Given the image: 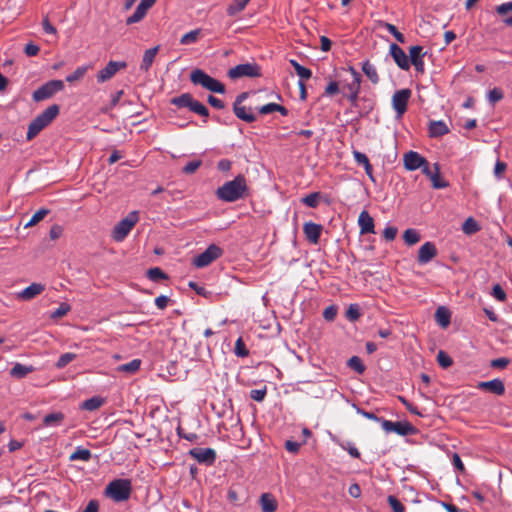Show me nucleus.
I'll return each instance as SVG.
<instances>
[{
  "label": "nucleus",
  "mask_w": 512,
  "mask_h": 512,
  "mask_svg": "<svg viewBox=\"0 0 512 512\" xmlns=\"http://www.w3.org/2000/svg\"><path fill=\"white\" fill-rule=\"evenodd\" d=\"M510 363V360L508 358H497V359H493L491 362H490V366L492 368H496V369H504L508 366V364Z\"/></svg>",
  "instance_id": "61"
},
{
  "label": "nucleus",
  "mask_w": 512,
  "mask_h": 512,
  "mask_svg": "<svg viewBox=\"0 0 512 512\" xmlns=\"http://www.w3.org/2000/svg\"><path fill=\"white\" fill-rule=\"evenodd\" d=\"M492 295L499 301L503 302L506 300V293L500 284H495L492 288Z\"/></svg>",
  "instance_id": "59"
},
{
  "label": "nucleus",
  "mask_w": 512,
  "mask_h": 512,
  "mask_svg": "<svg viewBox=\"0 0 512 512\" xmlns=\"http://www.w3.org/2000/svg\"><path fill=\"white\" fill-rule=\"evenodd\" d=\"M140 365H141V360L133 359L129 363L120 365L118 367V371L133 374L139 370Z\"/></svg>",
  "instance_id": "40"
},
{
  "label": "nucleus",
  "mask_w": 512,
  "mask_h": 512,
  "mask_svg": "<svg viewBox=\"0 0 512 512\" xmlns=\"http://www.w3.org/2000/svg\"><path fill=\"white\" fill-rule=\"evenodd\" d=\"M428 132L430 137H441L449 133V128L443 121H431L429 123Z\"/></svg>",
  "instance_id": "23"
},
{
  "label": "nucleus",
  "mask_w": 512,
  "mask_h": 512,
  "mask_svg": "<svg viewBox=\"0 0 512 512\" xmlns=\"http://www.w3.org/2000/svg\"><path fill=\"white\" fill-rule=\"evenodd\" d=\"M159 51V46H155L153 48H150L144 52L142 62L140 64V70L147 72L151 68L155 57Z\"/></svg>",
  "instance_id": "24"
},
{
  "label": "nucleus",
  "mask_w": 512,
  "mask_h": 512,
  "mask_svg": "<svg viewBox=\"0 0 512 512\" xmlns=\"http://www.w3.org/2000/svg\"><path fill=\"white\" fill-rule=\"evenodd\" d=\"M358 225L360 228V234H368L375 233V225L374 220L368 213V211L363 210L358 218Z\"/></svg>",
  "instance_id": "20"
},
{
  "label": "nucleus",
  "mask_w": 512,
  "mask_h": 512,
  "mask_svg": "<svg viewBox=\"0 0 512 512\" xmlns=\"http://www.w3.org/2000/svg\"><path fill=\"white\" fill-rule=\"evenodd\" d=\"M148 10L149 9L140 2L134 13L126 19V24L131 25L140 22L145 17Z\"/></svg>",
  "instance_id": "31"
},
{
  "label": "nucleus",
  "mask_w": 512,
  "mask_h": 512,
  "mask_svg": "<svg viewBox=\"0 0 512 512\" xmlns=\"http://www.w3.org/2000/svg\"><path fill=\"white\" fill-rule=\"evenodd\" d=\"M348 367L352 370L356 371L359 374H362L365 371V366L362 360L358 356H352L347 363Z\"/></svg>",
  "instance_id": "43"
},
{
  "label": "nucleus",
  "mask_w": 512,
  "mask_h": 512,
  "mask_svg": "<svg viewBox=\"0 0 512 512\" xmlns=\"http://www.w3.org/2000/svg\"><path fill=\"white\" fill-rule=\"evenodd\" d=\"M383 27H385V29L391 33L395 39L400 42V43H405L406 39H405V36L404 34H402L401 32L398 31V29L396 28L395 25L391 24V23H387V22H384L383 24Z\"/></svg>",
  "instance_id": "46"
},
{
  "label": "nucleus",
  "mask_w": 512,
  "mask_h": 512,
  "mask_svg": "<svg viewBox=\"0 0 512 512\" xmlns=\"http://www.w3.org/2000/svg\"><path fill=\"white\" fill-rule=\"evenodd\" d=\"M381 426L385 432H387V433L394 432L401 436L411 435L415 432V427L407 421L393 422V421L384 419L381 421Z\"/></svg>",
  "instance_id": "8"
},
{
  "label": "nucleus",
  "mask_w": 512,
  "mask_h": 512,
  "mask_svg": "<svg viewBox=\"0 0 512 512\" xmlns=\"http://www.w3.org/2000/svg\"><path fill=\"white\" fill-rule=\"evenodd\" d=\"M390 55L395 61L396 65L402 70L410 69V61L409 56L405 53V51L395 43L390 45Z\"/></svg>",
  "instance_id": "14"
},
{
  "label": "nucleus",
  "mask_w": 512,
  "mask_h": 512,
  "mask_svg": "<svg viewBox=\"0 0 512 512\" xmlns=\"http://www.w3.org/2000/svg\"><path fill=\"white\" fill-rule=\"evenodd\" d=\"M189 110L193 113H196V114L202 116V117H205V118L209 117L208 108L204 104L199 102L198 100H195L194 98L190 104Z\"/></svg>",
  "instance_id": "38"
},
{
  "label": "nucleus",
  "mask_w": 512,
  "mask_h": 512,
  "mask_svg": "<svg viewBox=\"0 0 512 512\" xmlns=\"http://www.w3.org/2000/svg\"><path fill=\"white\" fill-rule=\"evenodd\" d=\"M147 276L151 281L154 282H159L160 280L168 278L167 275L159 267L150 268L147 271Z\"/></svg>",
  "instance_id": "44"
},
{
  "label": "nucleus",
  "mask_w": 512,
  "mask_h": 512,
  "mask_svg": "<svg viewBox=\"0 0 512 512\" xmlns=\"http://www.w3.org/2000/svg\"><path fill=\"white\" fill-rule=\"evenodd\" d=\"M322 229V225L313 222H306L303 226V232L307 240L312 244H317L319 242Z\"/></svg>",
  "instance_id": "18"
},
{
  "label": "nucleus",
  "mask_w": 512,
  "mask_h": 512,
  "mask_svg": "<svg viewBox=\"0 0 512 512\" xmlns=\"http://www.w3.org/2000/svg\"><path fill=\"white\" fill-rule=\"evenodd\" d=\"M234 351H235V354L237 356H239V357H246V356H248L249 351L246 348L245 343H244V341H243V339L241 337H239L236 340L235 350Z\"/></svg>",
  "instance_id": "55"
},
{
  "label": "nucleus",
  "mask_w": 512,
  "mask_h": 512,
  "mask_svg": "<svg viewBox=\"0 0 512 512\" xmlns=\"http://www.w3.org/2000/svg\"><path fill=\"white\" fill-rule=\"evenodd\" d=\"M437 255V248L433 242H425L418 251L417 261L424 265Z\"/></svg>",
  "instance_id": "17"
},
{
  "label": "nucleus",
  "mask_w": 512,
  "mask_h": 512,
  "mask_svg": "<svg viewBox=\"0 0 512 512\" xmlns=\"http://www.w3.org/2000/svg\"><path fill=\"white\" fill-rule=\"evenodd\" d=\"M127 67L126 62L109 61L108 64L97 73L99 83L110 80L120 69Z\"/></svg>",
  "instance_id": "12"
},
{
  "label": "nucleus",
  "mask_w": 512,
  "mask_h": 512,
  "mask_svg": "<svg viewBox=\"0 0 512 512\" xmlns=\"http://www.w3.org/2000/svg\"><path fill=\"white\" fill-rule=\"evenodd\" d=\"M139 221L138 211L130 212L124 219L119 221L112 230V238L116 242H122Z\"/></svg>",
  "instance_id": "4"
},
{
  "label": "nucleus",
  "mask_w": 512,
  "mask_h": 512,
  "mask_svg": "<svg viewBox=\"0 0 512 512\" xmlns=\"http://www.w3.org/2000/svg\"><path fill=\"white\" fill-rule=\"evenodd\" d=\"M362 71L373 84L379 83L380 78L377 73L376 67L373 64H371L369 60L363 62Z\"/></svg>",
  "instance_id": "29"
},
{
  "label": "nucleus",
  "mask_w": 512,
  "mask_h": 512,
  "mask_svg": "<svg viewBox=\"0 0 512 512\" xmlns=\"http://www.w3.org/2000/svg\"><path fill=\"white\" fill-rule=\"evenodd\" d=\"M189 455L205 465H212L216 460V451L212 448L195 447L189 451Z\"/></svg>",
  "instance_id": "11"
},
{
  "label": "nucleus",
  "mask_w": 512,
  "mask_h": 512,
  "mask_svg": "<svg viewBox=\"0 0 512 512\" xmlns=\"http://www.w3.org/2000/svg\"><path fill=\"white\" fill-rule=\"evenodd\" d=\"M403 239L407 245L411 246L420 241V234L417 230L409 228L404 231Z\"/></svg>",
  "instance_id": "39"
},
{
  "label": "nucleus",
  "mask_w": 512,
  "mask_h": 512,
  "mask_svg": "<svg viewBox=\"0 0 512 512\" xmlns=\"http://www.w3.org/2000/svg\"><path fill=\"white\" fill-rule=\"evenodd\" d=\"M260 506L262 512H275L278 504L274 496L270 493H263L260 497Z\"/></svg>",
  "instance_id": "25"
},
{
  "label": "nucleus",
  "mask_w": 512,
  "mask_h": 512,
  "mask_svg": "<svg viewBox=\"0 0 512 512\" xmlns=\"http://www.w3.org/2000/svg\"><path fill=\"white\" fill-rule=\"evenodd\" d=\"M216 197L224 202H236L248 196V186L244 175L239 174L233 180L225 182L215 191Z\"/></svg>",
  "instance_id": "1"
},
{
  "label": "nucleus",
  "mask_w": 512,
  "mask_h": 512,
  "mask_svg": "<svg viewBox=\"0 0 512 512\" xmlns=\"http://www.w3.org/2000/svg\"><path fill=\"white\" fill-rule=\"evenodd\" d=\"M228 76L230 79H238L242 77H259L261 76V69L256 63L239 64L229 69Z\"/></svg>",
  "instance_id": "7"
},
{
  "label": "nucleus",
  "mask_w": 512,
  "mask_h": 512,
  "mask_svg": "<svg viewBox=\"0 0 512 512\" xmlns=\"http://www.w3.org/2000/svg\"><path fill=\"white\" fill-rule=\"evenodd\" d=\"M437 361L442 368H448L453 363L452 358L442 350L437 354Z\"/></svg>",
  "instance_id": "52"
},
{
  "label": "nucleus",
  "mask_w": 512,
  "mask_h": 512,
  "mask_svg": "<svg viewBox=\"0 0 512 512\" xmlns=\"http://www.w3.org/2000/svg\"><path fill=\"white\" fill-rule=\"evenodd\" d=\"M435 320H450L451 311L446 306H439L435 311Z\"/></svg>",
  "instance_id": "54"
},
{
  "label": "nucleus",
  "mask_w": 512,
  "mask_h": 512,
  "mask_svg": "<svg viewBox=\"0 0 512 512\" xmlns=\"http://www.w3.org/2000/svg\"><path fill=\"white\" fill-rule=\"evenodd\" d=\"M131 481L129 479H116L106 487V495L116 502H123L131 495Z\"/></svg>",
  "instance_id": "3"
},
{
  "label": "nucleus",
  "mask_w": 512,
  "mask_h": 512,
  "mask_svg": "<svg viewBox=\"0 0 512 512\" xmlns=\"http://www.w3.org/2000/svg\"><path fill=\"white\" fill-rule=\"evenodd\" d=\"M250 0H232L228 5L226 12L229 16H235L245 9Z\"/></svg>",
  "instance_id": "36"
},
{
  "label": "nucleus",
  "mask_w": 512,
  "mask_h": 512,
  "mask_svg": "<svg viewBox=\"0 0 512 512\" xmlns=\"http://www.w3.org/2000/svg\"><path fill=\"white\" fill-rule=\"evenodd\" d=\"M353 157H354V159H355V161L357 162L358 165L365 166L368 163H370L368 157L364 153H362L360 151L354 150L353 151Z\"/></svg>",
  "instance_id": "64"
},
{
  "label": "nucleus",
  "mask_w": 512,
  "mask_h": 512,
  "mask_svg": "<svg viewBox=\"0 0 512 512\" xmlns=\"http://www.w3.org/2000/svg\"><path fill=\"white\" fill-rule=\"evenodd\" d=\"M34 371V367L16 363L10 370V375L16 379H22Z\"/></svg>",
  "instance_id": "30"
},
{
  "label": "nucleus",
  "mask_w": 512,
  "mask_h": 512,
  "mask_svg": "<svg viewBox=\"0 0 512 512\" xmlns=\"http://www.w3.org/2000/svg\"><path fill=\"white\" fill-rule=\"evenodd\" d=\"M320 192H313L301 199V202L310 208H316L319 205Z\"/></svg>",
  "instance_id": "41"
},
{
  "label": "nucleus",
  "mask_w": 512,
  "mask_h": 512,
  "mask_svg": "<svg viewBox=\"0 0 512 512\" xmlns=\"http://www.w3.org/2000/svg\"><path fill=\"white\" fill-rule=\"evenodd\" d=\"M267 394V389L264 387L263 389H253L250 391V397L254 401L261 402L264 400Z\"/></svg>",
  "instance_id": "58"
},
{
  "label": "nucleus",
  "mask_w": 512,
  "mask_h": 512,
  "mask_svg": "<svg viewBox=\"0 0 512 512\" xmlns=\"http://www.w3.org/2000/svg\"><path fill=\"white\" fill-rule=\"evenodd\" d=\"M45 286L41 283H32L19 293V297L23 300H31L41 294Z\"/></svg>",
  "instance_id": "22"
},
{
  "label": "nucleus",
  "mask_w": 512,
  "mask_h": 512,
  "mask_svg": "<svg viewBox=\"0 0 512 512\" xmlns=\"http://www.w3.org/2000/svg\"><path fill=\"white\" fill-rule=\"evenodd\" d=\"M290 64L292 65V67L294 68L296 74L300 77V79L303 81V80H308L311 75H312V72L310 69L300 65L296 60L294 59H291L290 60Z\"/></svg>",
  "instance_id": "37"
},
{
  "label": "nucleus",
  "mask_w": 512,
  "mask_h": 512,
  "mask_svg": "<svg viewBox=\"0 0 512 512\" xmlns=\"http://www.w3.org/2000/svg\"><path fill=\"white\" fill-rule=\"evenodd\" d=\"M429 179L431 180L432 187L434 189H442L449 186V183L440 175V167L438 163L434 164V172Z\"/></svg>",
  "instance_id": "28"
},
{
  "label": "nucleus",
  "mask_w": 512,
  "mask_h": 512,
  "mask_svg": "<svg viewBox=\"0 0 512 512\" xmlns=\"http://www.w3.org/2000/svg\"><path fill=\"white\" fill-rule=\"evenodd\" d=\"M349 71L351 72L353 76V80L351 83L346 85V88L349 91V94L347 95V99L351 103L353 107H357V101H358V94L360 92V86H361V75L360 73L354 69V67L350 66Z\"/></svg>",
  "instance_id": "9"
},
{
  "label": "nucleus",
  "mask_w": 512,
  "mask_h": 512,
  "mask_svg": "<svg viewBox=\"0 0 512 512\" xmlns=\"http://www.w3.org/2000/svg\"><path fill=\"white\" fill-rule=\"evenodd\" d=\"M64 87V82L62 80H50L33 92L32 99L35 102H41L50 99L56 93L62 91Z\"/></svg>",
  "instance_id": "5"
},
{
  "label": "nucleus",
  "mask_w": 512,
  "mask_h": 512,
  "mask_svg": "<svg viewBox=\"0 0 512 512\" xmlns=\"http://www.w3.org/2000/svg\"><path fill=\"white\" fill-rule=\"evenodd\" d=\"M487 97L490 104L494 105L495 103L503 99L504 93L501 88L495 87L489 91Z\"/></svg>",
  "instance_id": "48"
},
{
  "label": "nucleus",
  "mask_w": 512,
  "mask_h": 512,
  "mask_svg": "<svg viewBox=\"0 0 512 512\" xmlns=\"http://www.w3.org/2000/svg\"><path fill=\"white\" fill-rule=\"evenodd\" d=\"M49 214V210L45 208H41L36 211L30 221L26 224V227L32 226L43 220Z\"/></svg>",
  "instance_id": "49"
},
{
  "label": "nucleus",
  "mask_w": 512,
  "mask_h": 512,
  "mask_svg": "<svg viewBox=\"0 0 512 512\" xmlns=\"http://www.w3.org/2000/svg\"><path fill=\"white\" fill-rule=\"evenodd\" d=\"M404 167L409 171H415L426 163V158L418 152L409 151L403 156Z\"/></svg>",
  "instance_id": "16"
},
{
  "label": "nucleus",
  "mask_w": 512,
  "mask_h": 512,
  "mask_svg": "<svg viewBox=\"0 0 512 512\" xmlns=\"http://www.w3.org/2000/svg\"><path fill=\"white\" fill-rule=\"evenodd\" d=\"M47 126V123L40 116H36L28 126L27 140L35 138Z\"/></svg>",
  "instance_id": "21"
},
{
  "label": "nucleus",
  "mask_w": 512,
  "mask_h": 512,
  "mask_svg": "<svg viewBox=\"0 0 512 512\" xmlns=\"http://www.w3.org/2000/svg\"><path fill=\"white\" fill-rule=\"evenodd\" d=\"M201 165L202 161L200 159L190 161L182 168V172L187 175L193 174Z\"/></svg>",
  "instance_id": "57"
},
{
  "label": "nucleus",
  "mask_w": 512,
  "mask_h": 512,
  "mask_svg": "<svg viewBox=\"0 0 512 512\" xmlns=\"http://www.w3.org/2000/svg\"><path fill=\"white\" fill-rule=\"evenodd\" d=\"M65 419V415L62 412L49 413L43 418V426L45 427H56L60 426Z\"/></svg>",
  "instance_id": "27"
},
{
  "label": "nucleus",
  "mask_w": 512,
  "mask_h": 512,
  "mask_svg": "<svg viewBox=\"0 0 512 512\" xmlns=\"http://www.w3.org/2000/svg\"><path fill=\"white\" fill-rule=\"evenodd\" d=\"M190 80L194 85H200L203 88L214 93H225V85L217 79L208 75L205 71L197 68L190 74Z\"/></svg>",
  "instance_id": "2"
},
{
  "label": "nucleus",
  "mask_w": 512,
  "mask_h": 512,
  "mask_svg": "<svg viewBox=\"0 0 512 512\" xmlns=\"http://www.w3.org/2000/svg\"><path fill=\"white\" fill-rule=\"evenodd\" d=\"M76 358V354L74 353H64L62 354L57 363V368H64L66 365H68L70 362H72Z\"/></svg>",
  "instance_id": "56"
},
{
  "label": "nucleus",
  "mask_w": 512,
  "mask_h": 512,
  "mask_svg": "<svg viewBox=\"0 0 512 512\" xmlns=\"http://www.w3.org/2000/svg\"><path fill=\"white\" fill-rule=\"evenodd\" d=\"M259 336L262 338H274L278 336L282 330L280 322H262L259 326Z\"/></svg>",
  "instance_id": "19"
},
{
  "label": "nucleus",
  "mask_w": 512,
  "mask_h": 512,
  "mask_svg": "<svg viewBox=\"0 0 512 512\" xmlns=\"http://www.w3.org/2000/svg\"><path fill=\"white\" fill-rule=\"evenodd\" d=\"M233 112L238 119L247 123H252L257 119L251 108L247 109L245 106L233 107Z\"/></svg>",
  "instance_id": "26"
},
{
  "label": "nucleus",
  "mask_w": 512,
  "mask_h": 512,
  "mask_svg": "<svg viewBox=\"0 0 512 512\" xmlns=\"http://www.w3.org/2000/svg\"><path fill=\"white\" fill-rule=\"evenodd\" d=\"M507 169V164L503 161H497L494 167V175L497 179H501L503 176V173Z\"/></svg>",
  "instance_id": "62"
},
{
  "label": "nucleus",
  "mask_w": 512,
  "mask_h": 512,
  "mask_svg": "<svg viewBox=\"0 0 512 512\" xmlns=\"http://www.w3.org/2000/svg\"><path fill=\"white\" fill-rule=\"evenodd\" d=\"M105 403V400L102 397L94 396L87 400H85L81 404V408L86 411H95L102 407Z\"/></svg>",
  "instance_id": "32"
},
{
  "label": "nucleus",
  "mask_w": 512,
  "mask_h": 512,
  "mask_svg": "<svg viewBox=\"0 0 512 512\" xmlns=\"http://www.w3.org/2000/svg\"><path fill=\"white\" fill-rule=\"evenodd\" d=\"M222 254L223 250L219 246L211 244L207 247V249L204 252L194 257L193 265L197 268L206 267L216 259L220 258Z\"/></svg>",
  "instance_id": "6"
},
{
  "label": "nucleus",
  "mask_w": 512,
  "mask_h": 512,
  "mask_svg": "<svg viewBox=\"0 0 512 512\" xmlns=\"http://www.w3.org/2000/svg\"><path fill=\"white\" fill-rule=\"evenodd\" d=\"M88 69H89V66L78 67L72 74H69L66 77V81L69 83H73L75 81L81 80L87 73Z\"/></svg>",
  "instance_id": "42"
},
{
  "label": "nucleus",
  "mask_w": 512,
  "mask_h": 512,
  "mask_svg": "<svg viewBox=\"0 0 512 512\" xmlns=\"http://www.w3.org/2000/svg\"><path fill=\"white\" fill-rule=\"evenodd\" d=\"M193 100V96L190 93H183L180 96L173 97L170 100L172 105L177 106L178 108H188Z\"/></svg>",
  "instance_id": "34"
},
{
  "label": "nucleus",
  "mask_w": 512,
  "mask_h": 512,
  "mask_svg": "<svg viewBox=\"0 0 512 512\" xmlns=\"http://www.w3.org/2000/svg\"><path fill=\"white\" fill-rule=\"evenodd\" d=\"M411 97L410 89H401L394 93L392 97V106L398 116H402L407 110V104Z\"/></svg>",
  "instance_id": "10"
},
{
  "label": "nucleus",
  "mask_w": 512,
  "mask_h": 512,
  "mask_svg": "<svg viewBox=\"0 0 512 512\" xmlns=\"http://www.w3.org/2000/svg\"><path fill=\"white\" fill-rule=\"evenodd\" d=\"M398 229L394 226H387L383 231V237L387 241H392L396 238Z\"/></svg>",
  "instance_id": "63"
},
{
  "label": "nucleus",
  "mask_w": 512,
  "mask_h": 512,
  "mask_svg": "<svg viewBox=\"0 0 512 512\" xmlns=\"http://www.w3.org/2000/svg\"><path fill=\"white\" fill-rule=\"evenodd\" d=\"M200 34L199 29L192 30L186 34H184L180 39V44L182 45H190L197 41L198 36Z\"/></svg>",
  "instance_id": "45"
},
{
  "label": "nucleus",
  "mask_w": 512,
  "mask_h": 512,
  "mask_svg": "<svg viewBox=\"0 0 512 512\" xmlns=\"http://www.w3.org/2000/svg\"><path fill=\"white\" fill-rule=\"evenodd\" d=\"M345 316H346V318H348L350 320H357L358 318H360L362 315L360 312L359 304H357V303L350 304L345 312Z\"/></svg>",
  "instance_id": "47"
},
{
  "label": "nucleus",
  "mask_w": 512,
  "mask_h": 512,
  "mask_svg": "<svg viewBox=\"0 0 512 512\" xmlns=\"http://www.w3.org/2000/svg\"><path fill=\"white\" fill-rule=\"evenodd\" d=\"M60 108L57 104L50 105L47 107L42 113H40L38 116H40L47 125H49L59 114Z\"/></svg>",
  "instance_id": "33"
},
{
  "label": "nucleus",
  "mask_w": 512,
  "mask_h": 512,
  "mask_svg": "<svg viewBox=\"0 0 512 512\" xmlns=\"http://www.w3.org/2000/svg\"><path fill=\"white\" fill-rule=\"evenodd\" d=\"M427 54L424 48L420 45H415L409 49V61L419 73H424V56Z\"/></svg>",
  "instance_id": "13"
},
{
  "label": "nucleus",
  "mask_w": 512,
  "mask_h": 512,
  "mask_svg": "<svg viewBox=\"0 0 512 512\" xmlns=\"http://www.w3.org/2000/svg\"><path fill=\"white\" fill-rule=\"evenodd\" d=\"M92 457L91 451L83 447H77L75 451L69 456L70 461H89Z\"/></svg>",
  "instance_id": "35"
},
{
  "label": "nucleus",
  "mask_w": 512,
  "mask_h": 512,
  "mask_svg": "<svg viewBox=\"0 0 512 512\" xmlns=\"http://www.w3.org/2000/svg\"><path fill=\"white\" fill-rule=\"evenodd\" d=\"M387 501L393 512H404L405 506L393 495H389Z\"/></svg>",
  "instance_id": "53"
},
{
  "label": "nucleus",
  "mask_w": 512,
  "mask_h": 512,
  "mask_svg": "<svg viewBox=\"0 0 512 512\" xmlns=\"http://www.w3.org/2000/svg\"><path fill=\"white\" fill-rule=\"evenodd\" d=\"M462 229L466 234H474L479 231L480 228L477 222L470 217L464 222Z\"/></svg>",
  "instance_id": "50"
},
{
  "label": "nucleus",
  "mask_w": 512,
  "mask_h": 512,
  "mask_svg": "<svg viewBox=\"0 0 512 512\" xmlns=\"http://www.w3.org/2000/svg\"><path fill=\"white\" fill-rule=\"evenodd\" d=\"M476 388L481 391L490 392L497 396H502L505 393L504 382L499 378H495L490 381L478 382Z\"/></svg>",
  "instance_id": "15"
},
{
  "label": "nucleus",
  "mask_w": 512,
  "mask_h": 512,
  "mask_svg": "<svg viewBox=\"0 0 512 512\" xmlns=\"http://www.w3.org/2000/svg\"><path fill=\"white\" fill-rule=\"evenodd\" d=\"M71 309V306L66 303V302H62L58 308H56L55 310H53L51 312V318H60V317H63L65 316Z\"/></svg>",
  "instance_id": "51"
},
{
  "label": "nucleus",
  "mask_w": 512,
  "mask_h": 512,
  "mask_svg": "<svg viewBox=\"0 0 512 512\" xmlns=\"http://www.w3.org/2000/svg\"><path fill=\"white\" fill-rule=\"evenodd\" d=\"M338 313V307L336 305H330L323 311V317L326 320H333Z\"/></svg>",
  "instance_id": "60"
}]
</instances>
